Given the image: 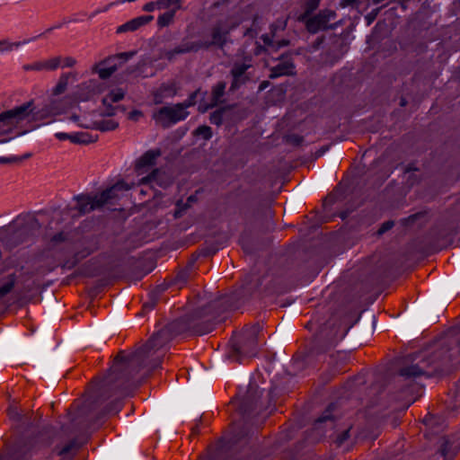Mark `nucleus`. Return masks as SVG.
I'll return each instance as SVG.
<instances>
[{
	"label": "nucleus",
	"mask_w": 460,
	"mask_h": 460,
	"mask_svg": "<svg viewBox=\"0 0 460 460\" xmlns=\"http://www.w3.org/2000/svg\"><path fill=\"white\" fill-rule=\"evenodd\" d=\"M135 351L129 356L123 357L119 352L113 362L107 375L102 379L92 394L77 408L76 417L71 419L72 429L70 427L62 426L60 429L66 435L74 432L96 429L101 423L100 420L106 415L117 414L121 407V397L129 395L137 388L132 382L134 376L141 367L150 366L146 364L134 367L131 365V358Z\"/></svg>",
	"instance_id": "nucleus-1"
},
{
	"label": "nucleus",
	"mask_w": 460,
	"mask_h": 460,
	"mask_svg": "<svg viewBox=\"0 0 460 460\" xmlns=\"http://www.w3.org/2000/svg\"><path fill=\"white\" fill-rule=\"evenodd\" d=\"M233 300L231 296H221L207 305L196 308L190 314L168 323L135 350L130 366L134 367L146 364H151L153 367L159 366L161 357H155L157 350L164 349L177 335L190 333L200 336L212 332L222 321L219 318L220 314L232 306Z\"/></svg>",
	"instance_id": "nucleus-2"
},
{
	"label": "nucleus",
	"mask_w": 460,
	"mask_h": 460,
	"mask_svg": "<svg viewBox=\"0 0 460 460\" xmlns=\"http://www.w3.org/2000/svg\"><path fill=\"white\" fill-rule=\"evenodd\" d=\"M460 325L447 335V340L437 345L431 352L416 355L410 364H405L394 376V382L399 387L394 401L403 402L407 409L414 401L412 382L420 377H435L448 374L460 364Z\"/></svg>",
	"instance_id": "nucleus-3"
},
{
	"label": "nucleus",
	"mask_w": 460,
	"mask_h": 460,
	"mask_svg": "<svg viewBox=\"0 0 460 460\" xmlns=\"http://www.w3.org/2000/svg\"><path fill=\"white\" fill-rule=\"evenodd\" d=\"M237 396L240 401L238 409L243 423L234 431L229 441L219 439L215 447H208V459L200 456L199 460H262L267 456L253 447L258 427L251 425L248 420L260 406L261 391L255 383L250 381L245 385L244 393L240 390Z\"/></svg>",
	"instance_id": "nucleus-4"
},
{
	"label": "nucleus",
	"mask_w": 460,
	"mask_h": 460,
	"mask_svg": "<svg viewBox=\"0 0 460 460\" xmlns=\"http://www.w3.org/2000/svg\"><path fill=\"white\" fill-rule=\"evenodd\" d=\"M13 418L22 421L24 434L8 448L6 454L0 452V460H30L34 452L60 441L64 433L51 425L35 429L30 418H23L17 412L13 413Z\"/></svg>",
	"instance_id": "nucleus-5"
},
{
	"label": "nucleus",
	"mask_w": 460,
	"mask_h": 460,
	"mask_svg": "<svg viewBox=\"0 0 460 460\" xmlns=\"http://www.w3.org/2000/svg\"><path fill=\"white\" fill-rule=\"evenodd\" d=\"M41 224L33 215L18 217L7 227L0 229V242L9 250L29 243L39 235Z\"/></svg>",
	"instance_id": "nucleus-6"
},
{
	"label": "nucleus",
	"mask_w": 460,
	"mask_h": 460,
	"mask_svg": "<svg viewBox=\"0 0 460 460\" xmlns=\"http://www.w3.org/2000/svg\"><path fill=\"white\" fill-rule=\"evenodd\" d=\"M351 326L342 324L336 319H330L321 326L307 349L306 357L313 358L329 351L347 334Z\"/></svg>",
	"instance_id": "nucleus-7"
},
{
	"label": "nucleus",
	"mask_w": 460,
	"mask_h": 460,
	"mask_svg": "<svg viewBox=\"0 0 460 460\" xmlns=\"http://www.w3.org/2000/svg\"><path fill=\"white\" fill-rule=\"evenodd\" d=\"M237 27L230 15L217 19L208 28V34L199 40L203 51L218 49L224 51L225 48L232 43L231 32Z\"/></svg>",
	"instance_id": "nucleus-8"
},
{
	"label": "nucleus",
	"mask_w": 460,
	"mask_h": 460,
	"mask_svg": "<svg viewBox=\"0 0 460 460\" xmlns=\"http://www.w3.org/2000/svg\"><path fill=\"white\" fill-rule=\"evenodd\" d=\"M262 327L256 323L243 329L238 341H232V351L228 358L236 362H242L243 358L255 357L259 351L258 337Z\"/></svg>",
	"instance_id": "nucleus-9"
},
{
	"label": "nucleus",
	"mask_w": 460,
	"mask_h": 460,
	"mask_svg": "<svg viewBox=\"0 0 460 460\" xmlns=\"http://www.w3.org/2000/svg\"><path fill=\"white\" fill-rule=\"evenodd\" d=\"M31 102H23L0 113V136L11 134L23 121H26L31 111Z\"/></svg>",
	"instance_id": "nucleus-10"
},
{
	"label": "nucleus",
	"mask_w": 460,
	"mask_h": 460,
	"mask_svg": "<svg viewBox=\"0 0 460 460\" xmlns=\"http://www.w3.org/2000/svg\"><path fill=\"white\" fill-rule=\"evenodd\" d=\"M189 115L190 112L185 111L182 104L179 102L161 107L154 111L152 118L163 128H169L172 125L186 119Z\"/></svg>",
	"instance_id": "nucleus-11"
},
{
	"label": "nucleus",
	"mask_w": 460,
	"mask_h": 460,
	"mask_svg": "<svg viewBox=\"0 0 460 460\" xmlns=\"http://www.w3.org/2000/svg\"><path fill=\"white\" fill-rule=\"evenodd\" d=\"M28 102H31V111L26 119L28 122L40 121L63 112L61 101L58 99L51 98L39 108L35 106L33 100H31Z\"/></svg>",
	"instance_id": "nucleus-12"
},
{
	"label": "nucleus",
	"mask_w": 460,
	"mask_h": 460,
	"mask_svg": "<svg viewBox=\"0 0 460 460\" xmlns=\"http://www.w3.org/2000/svg\"><path fill=\"white\" fill-rule=\"evenodd\" d=\"M251 60L250 57H244V62L236 61L233 64L230 70V75L232 76L230 92H235L251 80V75L247 73V70L252 67Z\"/></svg>",
	"instance_id": "nucleus-13"
},
{
	"label": "nucleus",
	"mask_w": 460,
	"mask_h": 460,
	"mask_svg": "<svg viewBox=\"0 0 460 460\" xmlns=\"http://www.w3.org/2000/svg\"><path fill=\"white\" fill-rule=\"evenodd\" d=\"M338 406L337 402H331L322 415L315 420L314 429L321 435L325 433L326 428L332 429L334 427V420L340 417V414L336 413Z\"/></svg>",
	"instance_id": "nucleus-14"
},
{
	"label": "nucleus",
	"mask_w": 460,
	"mask_h": 460,
	"mask_svg": "<svg viewBox=\"0 0 460 460\" xmlns=\"http://www.w3.org/2000/svg\"><path fill=\"white\" fill-rule=\"evenodd\" d=\"M86 441L87 438L75 437L63 446L57 444L53 451L60 456V460H74V457Z\"/></svg>",
	"instance_id": "nucleus-15"
},
{
	"label": "nucleus",
	"mask_w": 460,
	"mask_h": 460,
	"mask_svg": "<svg viewBox=\"0 0 460 460\" xmlns=\"http://www.w3.org/2000/svg\"><path fill=\"white\" fill-rule=\"evenodd\" d=\"M203 50L200 40L189 41L183 40L181 44L176 46L174 49L164 51L163 57L169 61H172L176 55H182L190 52L197 53Z\"/></svg>",
	"instance_id": "nucleus-16"
},
{
	"label": "nucleus",
	"mask_w": 460,
	"mask_h": 460,
	"mask_svg": "<svg viewBox=\"0 0 460 460\" xmlns=\"http://www.w3.org/2000/svg\"><path fill=\"white\" fill-rule=\"evenodd\" d=\"M115 57H107L91 67L92 74H97L102 80L109 79L118 69Z\"/></svg>",
	"instance_id": "nucleus-17"
},
{
	"label": "nucleus",
	"mask_w": 460,
	"mask_h": 460,
	"mask_svg": "<svg viewBox=\"0 0 460 460\" xmlns=\"http://www.w3.org/2000/svg\"><path fill=\"white\" fill-rule=\"evenodd\" d=\"M277 59L280 60V63L270 68V74L269 75L270 79L293 74L292 70L295 68V65L290 58L289 52L281 54Z\"/></svg>",
	"instance_id": "nucleus-18"
},
{
	"label": "nucleus",
	"mask_w": 460,
	"mask_h": 460,
	"mask_svg": "<svg viewBox=\"0 0 460 460\" xmlns=\"http://www.w3.org/2000/svg\"><path fill=\"white\" fill-rule=\"evenodd\" d=\"M100 92V84L97 80L91 79L77 85L74 95L79 102L89 101L92 96Z\"/></svg>",
	"instance_id": "nucleus-19"
},
{
	"label": "nucleus",
	"mask_w": 460,
	"mask_h": 460,
	"mask_svg": "<svg viewBox=\"0 0 460 460\" xmlns=\"http://www.w3.org/2000/svg\"><path fill=\"white\" fill-rule=\"evenodd\" d=\"M162 152L159 148L146 151L136 162L135 170L137 174L146 172L152 166L155 164V160L161 156Z\"/></svg>",
	"instance_id": "nucleus-20"
},
{
	"label": "nucleus",
	"mask_w": 460,
	"mask_h": 460,
	"mask_svg": "<svg viewBox=\"0 0 460 460\" xmlns=\"http://www.w3.org/2000/svg\"><path fill=\"white\" fill-rule=\"evenodd\" d=\"M460 450V441L455 438L443 437L438 452L445 460H453Z\"/></svg>",
	"instance_id": "nucleus-21"
},
{
	"label": "nucleus",
	"mask_w": 460,
	"mask_h": 460,
	"mask_svg": "<svg viewBox=\"0 0 460 460\" xmlns=\"http://www.w3.org/2000/svg\"><path fill=\"white\" fill-rule=\"evenodd\" d=\"M76 205L75 209L78 210L80 215L89 213L95 208H102V204L98 199L97 194L93 197L89 195H80L75 198Z\"/></svg>",
	"instance_id": "nucleus-22"
},
{
	"label": "nucleus",
	"mask_w": 460,
	"mask_h": 460,
	"mask_svg": "<svg viewBox=\"0 0 460 460\" xmlns=\"http://www.w3.org/2000/svg\"><path fill=\"white\" fill-rule=\"evenodd\" d=\"M154 20L153 15H141L133 18L122 25L119 26L116 30V33L121 34L126 32H134L139 30L141 27L148 24Z\"/></svg>",
	"instance_id": "nucleus-23"
},
{
	"label": "nucleus",
	"mask_w": 460,
	"mask_h": 460,
	"mask_svg": "<svg viewBox=\"0 0 460 460\" xmlns=\"http://www.w3.org/2000/svg\"><path fill=\"white\" fill-rule=\"evenodd\" d=\"M129 189L130 187L125 181H120L97 194V196L102 206H104L105 204L110 203L112 199H117L119 197V191H125Z\"/></svg>",
	"instance_id": "nucleus-24"
},
{
	"label": "nucleus",
	"mask_w": 460,
	"mask_h": 460,
	"mask_svg": "<svg viewBox=\"0 0 460 460\" xmlns=\"http://www.w3.org/2000/svg\"><path fill=\"white\" fill-rule=\"evenodd\" d=\"M306 29L310 33H316L319 31L323 30H332L335 28L334 24H329L326 20L323 13L321 12L314 15V17L309 18L306 22Z\"/></svg>",
	"instance_id": "nucleus-25"
},
{
	"label": "nucleus",
	"mask_w": 460,
	"mask_h": 460,
	"mask_svg": "<svg viewBox=\"0 0 460 460\" xmlns=\"http://www.w3.org/2000/svg\"><path fill=\"white\" fill-rule=\"evenodd\" d=\"M177 94V88L174 82L162 84L154 93L155 104H162L165 98L173 97Z\"/></svg>",
	"instance_id": "nucleus-26"
},
{
	"label": "nucleus",
	"mask_w": 460,
	"mask_h": 460,
	"mask_svg": "<svg viewBox=\"0 0 460 460\" xmlns=\"http://www.w3.org/2000/svg\"><path fill=\"white\" fill-rule=\"evenodd\" d=\"M78 74L76 72H68L62 74L56 86L52 89V95L58 96L66 92L69 82H76Z\"/></svg>",
	"instance_id": "nucleus-27"
},
{
	"label": "nucleus",
	"mask_w": 460,
	"mask_h": 460,
	"mask_svg": "<svg viewBox=\"0 0 460 460\" xmlns=\"http://www.w3.org/2000/svg\"><path fill=\"white\" fill-rule=\"evenodd\" d=\"M169 288L168 284L163 283L155 287L147 296V300L143 304V311L152 310L160 299L161 295Z\"/></svg>",
	"instance_id": "nucleus-28"
},
{
	"label": "nucleus",
	"mask_w": 460,
	"mask_h": 460,
	"mask_svg": "<svg viewBox=\"0 0 460 460\" xmlns=\"http://www.w3.org/2000/svg\"><path fill=\"white\" fill-rule=\"evenodd\" d=\"M141 182H155L163 188L171 184L169 178L160 169H154L146 177L142 178Z\"/></svg>",
	"instance_id": "nucleus-29"
},
{
	"label": "nucleus",
	"mask_w": 460,
	"mask_h": 460,
	"mask_svg": "<svg viewBox=\"0 0 460 460\" xmlns=\"http://www.w3.org/2000/svg\"><path fill=\"white\" fill-rule=\"evenodd\" d=\"M226 87V83L224 81L218 82L217 84H215L212 87L211 102L208 105V107H206L202 111L203 112L206 111L208 109H211V108L217 106V104L222 102L221 98L225 94Z\"/></svg>",
	"instance_id": "nucleus-30"
},
{
	"label": "nucleus",
	"mask_w": 460,
	"mask_h": 460,
	"mask_svg": "<svg viewBox=\"0 0 460 460\" xmlns=\"http://www.w3.org/2000/svg\"><path fill=\"white\" fill-rule=\"evenodd\" d=\"M83 128L97 129L102 132L114 130L119 127V123L112 119L93 121L91 125L80 124Z\"/></svg>",
	"instance_id": "nucleus-31"
},
{
	"label": "nucleus",
	"mask_w": 460,
	"mask_h": 460,
	"mask_svg": "<svg viewBox=\"0 0 460 460\" xmlns=\"http://www.w3.org/2000/svg\"><path fill=\"white\" fill-rule=\"evenodd\" d=\"M236 107V104H230L224 107H220L219 109L213 111L209 116L210 123L220 126L224 121V118L228 117V113L230 111Z\"/></svg>",
	"instance_id": "nucleus-32"
},
{
	"label": "nucleus",
	"mask_w": 460,
	"mask_h": 460,
	"mask_svg": "<svg viewBox=\"0 0 460 460\" xmlns=\"http://www.w3.org/2000/svg\"><path fill=\"white\" fill-rule=\"evenodd\" d=\"M96 250V246L93 245L91 247H86L79 252H77L74 258L71 260L66 261L63 264V268L71 270L73 269L81 260L84 259L85 257L89 256L93 251Z\"/></svg>",
	"instance_id": "nucleus-33"
},
{
	"label": "nucleus",
	"mask_w": 460,
	"mask_h": 460,
	"mask_svg": "<svg viewBox=\"0 0 460 460\" xmlns=\"http://www.w3.org/2000/svg\"><path fill=\"white\" fill-rule=\"evenodd\" d=\"M62 57L57 56L51 58L37 61L38 71H55L61 64Z\"/></svg>",
	"instance_id": "nucleus-34"
},
{
	"label": "nucleus",
	"mask_w": 460,
	"mask_h": 460,
	"mask_svg": "<svg viewBox=\"0 0 460 460\" xmlns=\"http://www.w3.org/2000/svg\"><path fill=\"white\" fill-rule=\"evenodd\" d=\"M193 273L188 271V270L181 269L179 270L177 275L168 282H164L170 286H176L178 288H181L187 281L191 278Z\"/></svg>",
	"instance_id": "nucleus-35"
},
{
	"label": "nucleus",
	"mask_w": 460,
	"mask_h": 460,
	"mask_svg": "<svg viewBox=\"0 0 460 460\" xmlns=\"http://www.w3.org/2000/svg\"><path fill=\"white\" fill-rule=\"evenodd\" d=\"M37 37H33L28 40H24L22 41L10 42L8 40L4 39L0 40V52L3 51H12L13 48H19L22 45L29 44L35 40Z\"/></svg>",
	"instance_id": "nucleus-36"
},
{
	"label": "nucleus",
	"mask_w": 460,
	"mask_h": 460,
	"mask_svg": "<svg viewBox=\"0 0 460 460\" xmlns=\"http://www.w3.org/2000/svg\"><path fill=\"white\" fill-rule=\"evenodd\" d=\"M97 136L94 137L87 132H78L75 134H72V143L86 145L90 143H93L97 140Z\"/></svg>",
	"instance_id": "nucleus-37"
},
{
	"label": "nucleus",
	"mask_w": 460,
	"mask_h": 460,
	"mask_svg": "<svg viewBox=\"0 0 460 460\" xmlns=\"http://www.w3.org/2000/svg\"><path fill=\"white\" fill-rule=\"evenodd\" d=\"M175 13L176 10L172 9L159 15L157 18V26L159 28H164L172 24L173 22Z\"/></svg>",
	"instance_id": "nucleus-38"
},
{
	"label": "nucleus",
	"mask_w": 460,
	"mask_h": 460,
	"mask_svg": "<svg viewBox=\"0 0 460 460\" xmlns=\"http://www.w3.org/2000/svg\"><path fill=\"white\" fill-rule=\"evenodd\" d=\"M233 0H217L210 6L209 11L212 13L211 16H216L217 13L216 11L220 10V12H225L229 9V6L232 4Z\"/></svg>",
	"instance_id": "nucleus-39"
},
{
	"label": "nucleus",
	"mask_w": 460,
	"mask_h": 460,
	"mask_svg": "<svg viewBox=\"0 0 460 460\" xmlns=\"http://www.w3.org/2000/svg\"><path fill=\"white\" fill-rule=\"evenodd\" d=\"M320 4V0H305L304 9L305 12L300 15L299 20L305 21L311 13L315 11Z\"/></svg>",
	"instance_id": "nucleus-40"
},
{
	"label": "nucleus",
	"mask_w": 460,
	"mask_h": 460,
	"mask_svg": "<svg viewBox=\"0 0 460 460\" xmlns=\"http://www.w3.org/2000/svg\"><path fill=\"white\" fill-rule=\"evenodd\" d=\"M260 285L261 279L259 278L250 280L243 287L242 296L243 297L246 296H252Z\"/></svg>",
	"instance_id": "nucleus-41"
},
{
	"label": "nucleus",
	"mask_w": 460,
	"mask_h": 460,
	"mask_svg": "<svg viewBox=\"0 0 460 460\" xmlns=\"http://www.w3.org/2000/svg\"><path fill=\"white\" fill-rule=\"evenodd\" d=\"M15 284V277L13 274L9 275L7 279L0 285V299L6 296L13 288Z\"/></svg>",
	"instance_id": "nucleus-42"
},
{
	"label": "nucleus",
	"mask_w": 460,
	"mask_h": 460,
	"mask_svg": "<svg viewBox=\"0 0 460 460\" xmlns=\"http://www.w3.org/2000/svg\"><path fill=\"white\" fill-rule=\"evenodd\" d=\"M194 136H200L205 140H209L212 137V129L207 125L199 126L193 132Z\"/></svg>",
	"instance_id": "nucleus-43"
},
{
	"label": "nucleus",
	"mask_w": 460,
	"mask_h": 460,
	"mask_svg": "<svg viewBox=\"0 0 460 460\" xmlns=\"http://www.w3.org/2000/svg\"><path fill=\"white\" fill-rule=\"evenodd\" d=\"M200 93V89H197L193 93H191L189 97L182 102H180L182 104V107L185 111H187L188 108L194 106L197 103V97Z\"/></svg>",
	"instance_id": "nucleus-44"
},
{
	"label": "nucleus",
	"mask_w": 460,
	"mask_h": 460,
	"mask_svg": "<svg viewBox=\"0 0 460 460\" xmlns=\"http://www.w3.org/2000/svg\"><path fill=\"white\" fill-rule=\"evenodd\" d=\"M440 421L441 420L439 418H436L432 415L426 416L423 420L424 424L430 429H433L435 433L439 431L438 426L440 424Z\"/></svg>",
	"instance_id": "nucleus-45"
},
{
	"label": "nucleus",
	"mask_w": 460,
	"mask_h": 460,
	"mask_svg": "<svg viewBox=\"0 0 460 460\" xmlns=\"http://www.w3.org/2000/svg\"><path fill=\"white\" fill-rule=\"evenodd\" d=\"M181 0H158L159 9H168L171 5H174L176 11L181 8Z\"/></svg>",
	"instance_id": "nucleus-46"
},
{
	"label": "nucleus",
	"mask_w": 460,
	"mask_h": 460,
	"mask_svg": "<svg viewBox=\"0 0 460 460\" xmlns=\"http://www.w3.org/2000/svg\"><path fill=\"white\" fill-rule=\"evenodd\" d=\"M107 95L111 102H118L125 97V92L121 88H118L111 91Z\"/></svg>",
	"instance_id": "nucleus-47"
},
{
	"label": "nucleus",
	"mask_w": 460,
	"mask_h": 460,
	"mask_svg": "<svg viewBox=\"0 0 460 460\" xmlns=\"http://www.w3.org/2000/svg\"><path fill=\"white\" fill-rule=\"evenodd\" d=\"M188 203H182L181 200H179L176 203V208L173 212L174 218H180L182 217V215L185 213V211L189 208Z\"/></svg>",
	"instance_id": "nucleus-48"
},
{
	"label": "nucleus",
	"mask_w": 460,
	"mask_h": 460,
	"mask_svg": "<svg viewBox=\"0 0 460 460\" xmlns=\"http://www.w3.org/2000/svg\"><path fill=\"white\" fill-rule=\"evenodd\" d=\"M118 108H120V105L113 106L112 104H109L108 107L105 108L103 111L100 113L102 117H112L116 115Z\"/></svg>",
	"instance_id": "nucleus-49"
},
{
	"label": "nucleus",
	"mask_w": 460,
	"mask_h": 460,
	"mask_svg": "<svg viewBox=\"0 0 460 460\" xmlns=\"http://www.w3.org/2000/svg\"><path fill=\"white\" fill-rule=\"evenodd\" d=\"M394 226V222L393 220H387V221L384 222L380 226L379 229L377 230L376 234L377 235H382L385 232H387L390 229H392Z\"/></svg>",
	"instance_id": "nucleus-50"
},
{
	"label": "nucleus",
	"mask_w": 460,
	"mask_h": 460,
	"mask_svg": "<svg viewBox=\"0 0 460 460\" xmlns=\"http://www.w3.org/2000/svg\"><path fill=\"white\" fill-rule=\"evenodd\" d=\"M349 438V429L343 430L341 434H339L335 439V443L338 447L343 445V443Z\"/></svg>",
	"instance_id": "nucleus-51"
},
{
	"label": "nucleus",
	"mask_w": 460,
	"mask_h": 460,
	"mask_svg": "<svg viewBox=\"0 0 460 460\" xmlns=\"http://www.w3.org/2000/svg\"><path fill=\"white\" fill-rule=\"evenodd\" d=\"M66 240V234L63 232H59L56 234L50 240V245L52 247L58 245L60 243L65 242Z\"/></svg>",
	"instance_id": "nucleus-52"
},
{
	"label": "nucleus",
	"mask_w": 460,
	"mask_h": 460,
	"mask_svg": "<svg viewBox=\"0 0 460 460\" xmlns=\"http://www.w3.org/2000/svg\"><path fill=\"white\" fill-rule=\"evenodd\" d=\"M136 54V51H129V52H122L117 55H113L112 57H115L116 59H122V62L128 61L130 58H132Z\"/></svg>",
	"instance_id": "nucleus-53"
},
{
	"label": "nucleus",
	"mask_w": 460,
	"mask_h": 460,
	"mask_svg": "<svg viewBox=\"0 0 460 460\" xmlns=\"http://www.w3.org/2000/svg\"><path fill=\"white\" fill-rule=\"evenodd\" d=\"M381 8H376V9H373L370 13H368L365 19L367 20V25L371 24L376 18V16L378 15V13L380 11Z\"/></svg>",
	"instance_id": "nucleus-54"
},
{
	"label": "nucleus",
	"mask_w": 460,
	"mask_h": 460,
	"mask_svg": "<svg viewBox=\"0 0 460 460\" xmlns=\"http://www.w3.org/2000/svg\"><path fill=\"white\" fill-rule=\"evenodd\" d=\"M261 39L263 40L264 44L270 49V53H272L275 41H273L268 34L261 35Z\"/></svg>",
	"instance_id": "nucleus-55"
},
{
	"label": "nucleus",
	"mask_w": 460,
	"mask_h": 460,
	"mask_svg": "<svg viewBox=\"0 0 460 460\" xmlns=\"http://www.w3.org/2000/svg\"><path fill=\"white\" fill-rule=\"evenodd\" d=\"M155 9H159L158 0L155 2L146 3L143 6V11L147 13L154 12Z\"/></svg>",
	"instance_id": "nucleus-56"
},
{
	"label": "nucleus",
	"mask_w": 460,
	"mask_h": 460,
	"mask_svg": "<svg viewBox=\"0 0 460 460\" xmlns=\"http://www.w3.org/2000/svg\"><path fill=\"white\" fill-rule=\"evenodd\" d=\"M22 158H19L18 156L12 157H0V164H12V163H19L22 162Z\"/></svg>",
	"instance_id": "nucleus-57"
},
{
	"label": "nucleus",
	"mask_w": 460,
	"mask_h": 460,
	"mask_svg": "<svg viewBox=\"0 0 460 460\" xmlns=\"http://www.w3.org/2000/svg\"><path fill=\"white\" fill-rule=\"evenodd\" d=\"M63 67H74L76 65V59L73 57L62 58Z\"/></svg>",
	"instance_id": "nucleus-58"
},
{
	"label": "nucleus",
	"mask_w": 460,
	"mask_h": 460,
	"mask_svg": "<svg viewBox=\"0 0 460 460\" xmlns=\"http://www.w3.org/2000/svg\"><path fill=\"white\" fill-rule=\"evenodd\" d=\"M289 44H290V41L288 40H281L279 41H275L272 52H277L279 49L288 46Z\"/></svg>",
	"instance_id": "nucleus-59"
},
{
	"label": "nucleus",
	"mask_w": 460,
	"mask_h": 460,
	"mask_svg": "<svg viewBox=\"0 0 460 460\" xmlns=\"http://www.w3.org/2000/svg\"><path fill=\"white\" fill-rule=\"evenodd\" d=\"M217 251V248L212 247V246H208V247H205V248L200 250V254L205 256V257L206 256H210V255L215 254Z\"/></svg>",
	"instance_id": "nucleus-60"
},
{
	"label": "nucleus",
	"mask_w": 460,
	"mask_h": 460,
	"mask_svg": "<svg viewBox=\"0 0 460 460\" xmlns=\"http://www.w3.org/2000/svg\"><path fill=\"white\" fill-rule=\"evenodd\" d=\"M423 215L424 214L421 213V212L416 213V214L411 215L410 217H408L404 220H405L407 225H412L419 217H423Z\"/></svg>",
	"instance_id": "nucleus-61"
},
{
	"label": "nucleus",
	"mask_w": 460,
	"mask_h": 460,
	"mask_svg": "<svg viewBox=\"0 0 460 460\" xmlns=\"http://www.w3.org/2000/svg\"><path fill=\"white\" fill-rule=\"evenodd\" d=\"M198 256L193 254L192 258L188 261L187 265L185 266V270H188V271L193 273L194 271V265L197 261Z\"/></svg>",
	"instance_id": "nucleus-62"
},
{
	"label": "nucleus",
	"mask_w": 460,
	"mask_h": 460,
	"mask_svg": "<svg viewBox=\"0 0 460 460\" xmlns=\"http://www.w3.org/2000/svg\"><path fill=\"white\" fill-rule=\"evenodd\" d=\"M321 13L324 14L325 20L328 23L331 20L334 19V17L336 16L335 12L331 11V10H323V11H321Z\"/></svg>",
	"instance_id": "nucleus-63"
},
{
	"label": "nucleus",
	"mask_w": 460,
	"mask_h": 460,
	"mask_svg": "<svg viewBox=\"0 0 460 460\" xmlns=\"http://www.w3.org/2000/svg\"><path fill=\"white\" fill-rule=\"evenodd\" d=\"M143 115L142 111L134 110L128 113V119L132 120H137Z\"/></svg>",
	"instance_id": "nucleus-64"
}]
</instances>
